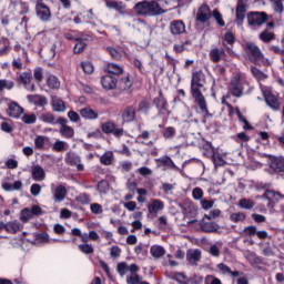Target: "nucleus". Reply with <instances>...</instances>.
Here are the masks:
<instances>
[{
	"instance_id": "f257e3e1",
	"label": "nucleus",
	"mask_w": 284,
	"mask_h": 284,
	"mask_svg": "<svg viewBox=\"0 0 284 284\" xmlns=\"http://www.w3.org/2000/svg\"><path fill=\"white\" fill-rule=\"evenodd\" d=\"M203 83H205V74L203 73V71L193 72L191 80V94L195 100V103H197L201 113L204 114L203 123H206L207 118L212 116V113H210V110H207V102L205 101V97L201 92Z\"/></svg>"
},
{
	"instance_id": "f03ea898",
	"label": "nucleus",
	"mask_w": 284,
	"mask_h": 284,
	"mask_svg": "<svg viewBox=\"0 0 284 284\" xmlns=\"http://www.w3.org/2000/svg\"><path fill=\"white\" fill-rule=\"evenodd\" d=\"M134 11L140 17H161L168 10L163 9L156 0H144L134 6Z\"/></svg>"
},
{
	"instance_id": "7ed1b4c3",
	"label": "nucleus",
	"mask_w": 284,
	"mask_h": 284,
	"mask_svg": "<svg viewBox=\"0 0 284 284\" xmlns=\"http://www.w3.org/2000/svg\"><path fill=\"white\" fill-rule=\"evenodd\" d=\"M246 54H248L250 61L253 63H257V65H261L262 63H265V55L256 45L254 42H247L246 43Z\"/></svg>"
},
{
	"instance_id": "20e7f679",
	"label": "nucleus",
	"mask_w": 284,
	"mask_h": 284,
	"mask_svg": "<svg viewBox=\"0 0 284 284\" xmlns=\"http://www.w3.org/2000/svg\"><path fill=\"white\" fill-rule=\"evenodd\" d=\"M247 24L251 27L257 26L261 28V26H264V23H267V13L266 12H258V11H251L246 16Z\"/></svg>"
},
{
	"instance_id": "39448f33",
	"label": "nucleus",
	"mask_w": 284,
	"mask_h": 284,
	"mask_svg": "<svg viewBox=\"0 0 284 284\" xmlns=\"http://www.w3.org/2000/svg\"><path fill=\"white\" fill-rule=\"evenodd\" d=\"M243 85H245V80H243L241 75H235L230 82L229 92H231L233 97L241 99V97H243Z\"/></svg>"
},
{
	"instance_id": "423d86ee",
	"label": "nucleus",
	"mask_w": 284,
	"mask_h": 284,
	"mask_svg": "<svg viewBox=\"0 0 284 284\" xmlns=\"http://www.w3.org/2000/svg\"><path fill=\"white\" fill-rule=\"evenodd\" d=\"M101 130L104 134H113L116 139H121L125 134V130L116 129V123L108 121L101 124Z\"/></svg>"
},
{
	"instance_id": "0eeeda50",
	"label": "nucleus",
	"mask_w": 284,
	"mask_h": 284,
	"mask_svg": "<svg viewBox=\"0 0 284 284\" xmlns=\"http://www.w3.org/2000/svg\"><path fill=\"white\" fill-rule=\"evenodd\" d=\"M57 123L60 125L59 133L61 136H64V139H72L74 136V129L68 125V119L59 116Z\"/></svg>"
},
{
	"instance_id": "6e6552de",
	"label": "nucleus",
	"mask_w": 284,
	"mask_h": 284,
	"mask_svg": "<svg viewBox=\"0 0 284 284\" xmlns=\"http://www.w3.org/2000/svg\"><path fill=\"white\" fill-rule=\"evenodd\" d=\"M262 199H266V201H268L267 207H270L271 210H274V205H276L278 201L284 199V195L273 190H266L262 195Z\"/></svg>"
},
{
	"instance_id": "1a4fd4ad",
	"label": "nucleus",
	"mask_w": 284,
	"mask_h": 284,
	"mask_svg": "<svg viewBox=\"0 0 284 284\" xmlns=\"http://www.w3.org/2000/svg\"><path fill=\"white\" fill-rule=\"evenodd\" d=\"M212 19V10L210 9V6L202 4L196 12L195 21L197 23H207Z\"/></svg>"
},
{
	"instance_id": "9d476101",
	"label": "nucleus",
	"mask_w": 284,
	"mask_h": 284,
	"mask_svg": "<svg viewBox=\"0 0 284 284\" xmlns=\"http://www.w3.org/2000/svg\"><path fill=\"white\" fill-rule=\"evenodd\" d=\"M36 14L40 21H50L51 17H52L50 7H48V4H45L43 2H37Z\"/></svg>"
},
{
	"instance_id": "9b49d317",
	"label": "nucleus",
	"mask_w": 284,
	"mask_h": 284,
	"mask_svg": "<svg viewBox=\"0 0 284 284\" xmlns=\"http://www.w3.org/2000/svg\"><path fill=\"white\" fill-rule=\"evenodd\" d=\"M246 12H247V3H245V0H239L235 9V23L237 26H243V21H245Z\"/></svg>"
},
{
	"instance_id": "f8f14e48",
	"label": "nucleus",
	"mask_w": 284,
	"mask_h": 284,
	"mask_svg": "<svg viewBox=\"0 0 284 284\" xmlns=\"http://www.w3.org/2000/svg\"><path fill=\"white\" fill-rule=\"evenodd\" d=\"M122 123H132L136 121V108L134 105H128L122 110L121 113Z\"/></svg>"
},
{
	"instance_id": "ddd939ff",
	"label": "nucleus",
	"mask_w": 284,
	"mask_h": 284,
	"mask_svg": "<svg viewBox=\"0 0 284 284\" xmlns=\"http://www.w3.org/2000/svg\"><path fill=\"white\" fill-rule=\"evenodd\" d=\"M153 104L159 110V114H168V100H165L163 91H159V97L154 98Z\"/></svg>"
},
{
	"instance_id": "4468645a",
	"label": "nucleus",
	"mask_w": 284,
	"mask_h": 284,
	"mask_svg": "<svg viewBox=\"0 0 284 284\" xmlns=\"http://www.w3.org/2000/svg\"><path fill=\"white\" fill-rule=\"evenodd\" d=\"M169 30L173 37L185 34V23L183 20H173L169 26Z\"/></svg>"
},
{
	"instance_id": "2eb2a0df",
	"label": "nucleus",
	"mask_w": 284,
	"mask_h": 284,
	"mask_svg": "<svg viewBox=\"0 0 284 284\" xmlns=\"http://www.w3.org/2000/svg\"><path fill=\"white\" fill-rule=\"evenodd\" d=\"M8 116L11 119H19L23 114V108L17 102H11L7 110Z\"/></svg>"
},
{
	"instance_id": "dca6fc26",
	"label": "nucleus",
	"mask_w": 284,
	"mask_h": 284,
	"mask_svg": "<svg viewBox=\"0 0 284 284\" xmlns=\"http://www.w3.org/2000/svg\"><path fill=\"white\" fill-rule=\"evenodd\" d=\"M65 196H68V189L64 185H58L53 190V201L54 203H62L65 201Z\"/></svg>"
},
{
	"instance_id": "f3484780",
	"label": "nucleus",
	"mask_w": 284,
	"mask_h": 284,
	"mask_svg": "<svg viewBox=\"0 0 284 284\" xmlns=\"http://www.w3.org/2000/svg\"><path fill=\"white\" fill-rule=\"evenodd\" d=\"M186 261L190 263V265H199L201 262V250H189L186 252Z\"/></svg>"
},
{
	"instance_id": "a211bd4d",
	"label": "nucleus",
	"mask_w": 284,
	"mask_h": 284,
	"mask_svg": "<svg viewBox=\"0 0 284 284\" xmlns=\"http://www.w3.org/2000/svg\"><path fill=\"white\" fill-rule=\"evenodd\" d=\"M80 116H82V119H87L88 121H97V119H99V112L94 111L90 106H84L80 110Z\"/></svg>"
},
{
	"instance_id": "6ab92c4d",
	"label": "nucleus",
	"mask_w": 284,
	"mask_h": 284,
	"mask_svg": "<svg viewBox=\"0 0 284 284\" xmlns=\"http://www.w3.org/2000/svg\"><path fill=\"white\" fill-rule=\"evenodd\" d=\"M209 57L213 63H219L222 59H225V49L214 48L209 52Z\"/></svg>"
},
{
	"instance_id": "aec40b11",
	"label": "nucleus",
	"mask_w": 284,
	"mask_h": 284,
	"mask_svg": "<svg viewBox=\"0 0 284 284\" xmlns=\"http://www.w3.org/2000/svg\"><path fill=\"white\" fill-rule=\"evenodd\" d=\"M101 85L104 90H114L116 88V78L111 74L103 75L101 78Z\"/></svg>"
},
{
	"instance_id": "412c9836",
	"label": "nucleus",
	"mask_w": 284,
	"mask_h": 284,
	"mask_svg": "<svg viewBox=\"0 0 284 284\" xmlns=\"http://www.w3.org/2000/svg\"><path fill=\"white\" fill-rule=\"evenodd\" d=\"M165 204L161 200H152L151 203L148 205V211L151 216H156L160 210H163Z\"/></svg>"
},
{
	"instance_id": "4be33fe9",
	"label": "nucleus",
	"mask_w": 284,
	"mask_h": 284,
	"mask_svg": "<svg viewBox=\"0 0 284 284\" xmlns=\"http://www.w3.org/2000/svg\"><path fill=\"white\" fill-rule=\"evenodd\" d=\"M51 106L53 112H65V102L57 95H51Z\"/></svg>"
},
{
	"instance_id": "5701e85b",
	"label": "nucleus",
	"mask_w": 284,
	"mask_h": 284,
	"mask_svg": "<svg viewBox=\"0 0 284 284\" xmlns=\"http://www.w3.org/2000/svg\"><path fill=\"white\" fill-rule=\"evenodd\" d=\"M31 176L33 181H45V170L41 165L37 164L31 169Z\"/></svg>"
},
{
	"instance_id": "b1692460",
	"label": "nucleus",
	"mask_w": 284,
	"mask_h": 284,
	"mask_svg": "<svg viewBox=\"0 0 284 284\" xmlns=\"http://www.w3.org/2000/svg\"><path fill=\"white\" fill-rule=\"evenodd\" d=\"M27 99L30 103H33V105H38L39 108H43L48 104V98L43 95H28Z\"/></svg>"
},
{
	"instance_id": "393cba45",
	"label": "nucleus",
	"mask_w": 284,
	"mask_h": 284,
	"mask_svg": "<svg viewBox=\"0 0 284 284\" xmlns=\"http://www.w3.org/2000/svg\"><path fill=\"white\" fill-rule=\"evenodd\" d=\"M273 172H284V159L283 158H273L270 164Z\"/></svg>"
},
{
	"instance_id": "a878e982",
	"label": "nucleus",
	"mask_w": 284,
	"mask_h": 284,
	"mask_svg": "<svg viewBox=\"0 0 284 284\" xmlns=\"http://www.w3.org/2000/svg\"><path fill=\"white\" fill-rule=\"evenodd\" d=\"M266 104L272 108V110H281V102L276 98V95L267 94L265 97Z\"/></svg>"
},
{
	"instance_id": "bb28decb",
	"label": "nucleus",
	"mask_w": 284,
	"mask_h": 284,
	"mask_svg": "<svg viewBox=\"0 0 284 284\" xmlns=\"http://www.w3.org/2000/svg\"><path fill=\"white\" fill-rule=\"evenodd\" d=\"M150 254L153 256V258H162V256H165V248L161 245H152L150 248Z\"/></svg>"
},
{
	"instance_id": "cd10ccee",
	"label": "nucleus",
	"mask_w": 284,
	"mask_h": 284,
	"mask_svg": "<svg viewBox=\"0 0 284 284\" xmlns=\"http://www.w3.org/2000/svg\"><path fill=\"white\" fill-rule=\"evenodd\" d=\"M260 39L263 41V43H272L274 39H276V34L267 29L262 31L260 33Z\"/></svg>"
},
{
	"instance_id": "c85d7f7f",
	"label": "nucleus",
	"mask_w": 284,
	"mask_h": 284,
	"mask_svg": "<svg viewBox=\"0 0 284 284\" xmlns=\"http://www.w3.org/2000/svg\"><path fill=\"white\" fill-rule=\"evenodd\" d=\"M202 232L212 233L219 231V224L214 222H203L201 224Z\"/></svg>"
},
{
	"instance_id": "c756f323",
	"label": "nucleus",
	"mask_w": 284,
	"mask_h": 284,
	"mask_svg": "<svg viewBox=\"0 0 284 284\" xmlns=\"http://www.w3.org/2000/svg\"><path fill=\"white\" fill-rule=\"evenodd\" d=\"M47 85L51 90H59V88H61V82L59 81V78L54 75H49V78L47 79Z\"/></svg>"
},
{
	"instance_id": "7c9ffc66",
	"label": "nucleus",
	"mask_w": 284,
	"mask_h": 284,
	"mask_svg": "<svg viewBox=\"0 0 284 284\" xmlns=\"http://www.w3.org/2000/svg\"><path fill=\"white\" fill-rule=\"evenodd\" d=\"M42 123H49L50 125L57 124V118L51 112H45L40 115Z\"/></svg>"
},
{
	"instance_id": "2f4dec72",
	"label": "nucleus",
	"mask_w": 284,
	"mask_h": 284,
	"mask_svg": "<svg viewBox=\"0 0 284 284\" xmlns=\"http://www.w3.org/2000/svg\"><path fill=\"white\" fill-rule=\"evenodd\" d=\"M7 232H9V234H17V232H21V224L19 221L8 222Z\"/></svg>"
},
{
	"instance_id": "473e14b6",
	"label": "nucleus",
	"mask_w": 284,
	"mask_h": 284,
	"mask_svg": "<svg viewBox=\"0 0 284 284\" xmlns=\"http://www.w3.org/2000/svg\"><path fill=\"white\" fill-rule=\"evenodd\" d=\"M112 161H114V153H112V151L105 152L100 158V163H102V165H112Z\"/></svg>"
},
{
	"instance_id": "72a5a7b5",
	"label": "nucleus",
	"mask_w": 284,
	"mask_h": 284,
	"mask_svg": "<svg viewBox=\"0 0 284 284\" xmlns=\"http://www.w3.org/2000/svg\"><path fill=\"white\" fill-rule=\"evenodd\" d=\"M106 72H109V74H123V68H121L119 64L116 63H109L106 65Z\"/></svg>"
},
{
	"instance_id": "f704fd0d",
	"label": "nucleus",
	"mask_w": 284,
	"mask_h": 284,
	"mask_svg": "<svg viewBox=\"0 0 284 284\" xmlns=\"http://www.w3.org/2000/svg\"><path fill=\"white\" fill-rule=\"evenodd\" d=\"M187 45H192V41L186 40L182 44H174L173 50L174 52H176V54H181L182 52H185V50H187Z\"/></svg>"
},
{
	"instance_id": "c9c22d12",
	"label": "nucleus",
	"mask_w": 284,
	"mask_h": 284,
	"mask_svg": "<svg viewBox=\"0 0 284 284\" xmlns=\"http://www.w3.org/2000/svg\"><path fill=\"white\" fill-rule=\"evenodd\" d=\"M119 87L121 90H130V88H132V80H130V75L122 78L119 82Z\"/></svg>"
},
{
	"instance_id": "e433bc0d",
	"label": "nucleus",
	"mask_w": 284,
	"mask_h": 284,
	"mask_svg": "<svg viewBox=\"0 0 284 284\" xmlns=\"http://www.w3.org/2000/svg\"><path fill=\"white\" fill-rule=\"evenodd\" d=\"M251 72L257 81H265V79H267V75L256 67H252Z\"/></svg>"
},
{
	"instance_id": "4c0bfd02",
	"label": "nucleus",
	"mask_w": 284,
	"mask_h": 284,
	"mask_svg": "<svg viewBox=\"0 0 284 284\" xmlns=\"http://www.w3.org/2000/svg\"><path fill=\"white\" fill-rule=\"evenodd\" d=\"M256 226L255 225H250V226H245L244 230L242 231L241 235L242 236H256Z\"/></svg>"
},
{
	"instance_id": "58836bf2",
	"label": "nucleus",
	"mask_w": 284,
	"mask_h": 284,
	"mask_svg": "<svg viewBox=\"0 0 284 284\" xmlns=\"http://www.w3.org/2000/svg\"><path fill=\"white\" fill-rule=\"evenodd\" d=\"M14 88V81L12 80H0V92L4 90H12Z\"/></svg>"
},
{
	"instance_id": "ea45409f",
	"label": "nucleus",
	"mask_w": 284,
	"mask_h": 284,
	"mask_svg": "<svg viewBox=\"0 0 284 284\" xmlns=\"http://www.w3.org/2000/svg\"><path fill=\"white\" fill-rule=\"evenodd\" d=\"M32 216L34 215H32V211L30 209H23L20 213V220L22 223H28Z\"/></svg>"
},
{
	"instance_id": "a19ab883",
	"label": "nucleus",
	"mask_w": 284,
	"mask_h": 284,
	"mask_svg": "<svg viewBox=\"0 0 284 284\" xmlns=\"http://www.w3.org/2000/svg\"><path fill=\"white\" fill-rule=\"evenodd\" d=\"M45 141H48V136L38 135L34 140V145L37 150H43V145H45Z\"/></svg>"
},
{
	"instance_id": "79ce46f5",
	"label": "nucleus",
	"mask_w": 284,
	"mask_h": 284,
	"mask_svg": "<svg viewBox=\"0 0 284 284\" xmlns=\"http://www.w3.org/2000/svg\"><path fill=\"white\" fill-rule=\"evenodd\" d=\"M19 79L23 85H30V83H32V73L23 72L20 74Z\"/></svg>"
},
{
	"instance_id": "37998d69",
	"label": "nucleus",
	"mask_w": 284,
	"mask_h": 284,
	"mask_svg": "<svg viewBox=\"0 0 284 284\" xmlns=\"http://www.w3.org/2000/svg\"><path fill=\"white\" fill-rule=\"evenodd\" d=\"M156 163H160V165H164L165 168H174V162L170 156H163L161 159H158Z\"/></svg>"
},
{
	"instance_id": "c03bdc74",
	"label": "nucleus",
	"mask_w": 284,
	"mask_h": 284,
	"mask_svg": "<svg viewBox=\"0 0 284 284\" xmlns=\"http://www.w3.org/2000/svg\"><path fill=\"white\" fill-rule=\"evenodd\" d=\"M239 205L243 210H252V207H254V201L250 199H242L240 200Z\"/></svg>"
},
{
	"instance_id": "a18cd8bd",
	"label": "nucleus",
	"mask_w": 284,
	"mask_h": 284,
	"mask_svg": "<svg viewBox=\"0 0 284 284\" xmlns=\"http://www.w3.org/2000/svg\"><path fill=\"white\" fill-rule=\"evenodd\" d=\"M162 134L164 139H174V136H176V129L173 126H166Z\"/></svg>"
},
{
	"instance_id": "49530a36",
	"label": "nucleus",
	"mask_w": 284,
	"mask_h": 284,
	"mask_svg": "<svg viewBox=\"0 0 284 284\" xmlns=\"http://www.w3.org/2000/svg\"><path fill=\"white\" fill-rule=\"evenodd\" d=\"M22 123H26L27 125H32V123H37V114H24L22 116Z\"/></svg>"
},
{
	"instance_id": "de8ad7c7",
	"label": "nucleus",
	"mask_w": 284,
	"mask_h": 284,
	"mask_svg": "<svg viewBox=\"0 0 284 284\" xmlns=\"http://www.w3.org/2000/svg\"><path fill=\"white\" fill-rule=\"evenodd\" d=\"M211 17H213L216 21V23L221 27H225V22L223 21V16H221V12H219L217 9L213 10V13H211Z\"/></svg>"
},
{
	"instance_id": "09e8293b",
	"label": "nucleus",
	"mask_w": 284,
	"mask_h": 284,
	"mask_svg": "<svg viewBox=\"0 0 284 284\" xmlns=\"http://www.w3.org/2000/svg\"><path fill=\"white\" fill-rule=\"evenodd\" d=\"M85 45H88L85 43V41L83 40H78V42L75 43L74 48H73V52L74 54H81V52H83L85 50Z\"/></svg>"
},
{
	"instance_id": "8fccbe9b",
	"label": "nucleus",
	"mask_w": 284,
	"mask_h": 284,
	"mask_svg": "<svg viewBox=\"0 0 284 284\" xmlns=\"http://www.w3.org/2000/svg\"><path fill=\"white\" fill-rule=\"evenodd\" d=\"M271 1L273 3V8L275 12H277L278 14H283L284 12L283 0H271Z\"/></svg>"
},
{
	"instance_id": "3c124183",
	"label": "nucleus",
	"mask_w": 284,
	"mask_h": 284,
	"mask_svg": "<svg viewBox=\"0 0 284 284\" xmlns=\"http://www.w3.org/2000/svg\"><path fill=\"white\" fill-rule=\"evenodd\" d=\"M33 78L37 83H41V81H43V69L41 67L34 69Z\"/></svg>"
},
{
	"instance_id": "603ef678",
	"label": "nucleus",
	"mask_w": 284,
	"mask_h": 284,
	"mask_svg": "<svg viewBox=\"0 0 284 284\" xmlns=\"http://www.w3.org/2000/svg\"><path fill=\"white\" fill-rule=\"evenodd\" d=\"M126 283L128 284H140L141 283V276L136 273H132L131 275L126 276Z\"/></svg>"
},
{
	"instance_id": "864d4df0",
	"label": "nucleus",
	"mask_w": 284,
	"mask_h": 284,
	"mask_svg": "<svg viewBox=\"0 0 284 284\" xmlns=\"http://www.w3.org/2000/svg\"><path fill=\"white\" fill-rule=\"evenodd\" d=\"M106 50L111 54L112 59H115V61H121V58L123 57L121 52L112 47H106Z\"/></svg>"
},
{
	"instance_id": "5fc2aeb1",
	"label": "nucleus",
	"mask_w": 284,
	"mask_h": 284,
	"mask_svg": "<svg viewBox=\"0 0 284 284\" xmlns=\"http://www.w3.org/2000/svg\"><path fill=\"white\" fill-rule=\"evenodd\" d=\"M230 219L233 223H241V221H245V213H233Z\"/></svg>"
},
{
	"instance_id": "6e6d98bb",
	"label": "nucleus",
	"mask_w": 284,
	"mask_h": 284,
	"mask_svg": "<svg viewBox=\"0 0 284 284\" xmlns=\"http://www.w3.org/2000/svg\"><path fill=\"white\" fill-rule=\"evenodd\" d=\"M212 161H213L215 168H222V165H225V160H223V158L219 154L217 155L213 154Z\"/></svg>"
},
{
	"instance_id": "4d7b16f0",
	"label": "nucleus",
	"mask_w": 284,
	"mask_h": 284,
	"mask_svg": "<svg viewBox=\"0 0 284 284\" xmlns=\"http://www.w3.org/2000/svg\"><path fill=\"white\" fill-rule=\"evenodd\" d=\"M118 273L120 274V276H125V274L128 273L129 266L128 263L125 262H121L118 264L116 266Z\"/></svg>"
},
{
	"instance_id": "13d9d810",
	"label": "nucleus",
	"mask_w": 284,
	"mask_h": 284,
	"mask_svg": "<svg viewBox=\"0 0 284 284\" xmlns=\"http://www.w3.org/2000/svg\"><path fill=\"white\" fill-rule=\"evenodd\" d=\"M81 68L84 74H92V72H94V65H92L91 62H82Z\"/></svg>"
},
{
	"instance_id": "bf43d9fd",
	"label": "nucleus",
	"mask_w": 284,
	"mask_h": 284,
	"mask_svg": "<svg viewBox=\"0 0 284 284\" xmlns=\"http://www.w3.org/2000/svg\"><path fill=\"white\" fill-rule=\"evenodd\" d=\"M79 250L83 254H93L94 253V247H92V245H90V244H80Z\"/></svg>"
},
{
	"instance_id": "052dcab7",
	"label": "nucleus",
	"mask_w": 284,
	"mask_h": 284,
	"mask_svg": "<svg viewBox=\"0 0 284 284\" xmlns=\"http://www.w3.org/2000/svg\"><path fill=\"white\" fill-rule=\"evenodd\" d=\"M52 150L54 152H63V150H65V142L61 140L55 141L52 146Z\"/></svg>"
},
{
	"instance_id": "680f3d73",
	"label": "nucleus",
	"mask_w": 284,
	"mask_h": 284,
	"mask_svg": "<svg viewBox=\"0 0 284 284\" xmlns=\"http://www.w3.org/2000/svg\"><path fill=\"white\" fill-rule=\"evenodd\" d=\"M106 8H109L110 10H116V12H121V10H123L121 3L114 1H106Z\"/></svg>"
},
{
	"instance_id": "e2e57ef3",
	"label": "nucleus",
	"mask_w": 284,
	"mask_h": 284,
	"mask_svg": "<svg viewBox=\"0 0 284 284\" xmlns=\"http://www.w3.org/2000/svg\"><path fill=\"white\" fill-rule=\"evenodd\" d=\"M224 41L229 43V45H233V43L236 42V37H234V33H232V31H229L224 34Z\"/></svg>"
},
{
	"instance_id": "0e129e2a",
	"label": "nucleus",
	"mask_w": 284,
	"mask_h": 284,
	"mask_svg": "<svg viewBox=\"0 0 284 284\" xmlns=\"http://www.w3.org/2000/svg\"><path fill=\"white\" fill-rule=\"evenodd\" d=\"M92 214H103V206L99 203H93L90 206Z\"/></svg>"
},
{
	"instance_id": "69168bd1",
	"label": "nucleus",
	"mask_w": 284,
	"mask_h": 284,
	"mask_svg": "<svg viewBox=\"0 0 284 284\" xmlns=\"http://www.w3.org/2000/svg\"><path fill=\"white\" fill-rule=\"evenodd\" d=\"M204 284H223V283L214 275H207L204 280Z\"/></svg>"
},
{
	"instance_id": "338daca9",
	"label": "nucleus",
	"mask_w": 284,
	"mask_h": 284,
	"mask_svg": "<svg viewBox=\"0 0 284 284\" xmlns=\"http://www.w3.org/2000/svg\"><path fill=\"white\" fill-rule=\"evenodd\" d=\"M192 196L195 201H201V199H203V190L201 187H195L192 191Z\"/></svg>"
},
{
	"instance_id": "774afa93",
	"label": "nucleus",
	"mask_w": 284,
	"mask_h": 284,
	"mask_svg": "<svg viewBox=\"0 0 284 284\" xmlns=\"http://www.w3.org/2000/svg\"><path fill=\"white\" fill-rule=\"evenodd\" d=\"M30 192L32 194V196H39V194H41V186L37 183L31 185Z\"/></svg>"
}]
</instances>
